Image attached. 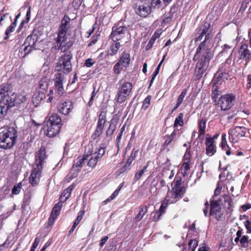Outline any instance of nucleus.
I'll return each mask as SVG.
<instances>
[{"mask_svg":"<svg viewBox=\"0 0 251 251\" xmlns=\"http://www.w3.org/2000/svg\"><path fill=\"white\" fill-rule=\"evenodd\" d=\"M210 26V24L209 23L203 22L198 30L199 32L205 34L204 40L199 45L193 58V60H198L196 64V77L198 79L202 77L203 74L208 69L209 62L214 55L210 45L211 34L207 33Z\"/></svg>","mask_w":251,"mask_h":251,"instance_id":"obj_1","label":"nucleus"},{"mask_svg":"<svg viewBox=\"0 0 251 251\" xmlns=\"http://www.w3.org/2000/svg\"><path fill=\"white\" fill-rule=\"evenodd\" d=\"M25 96L12 93L8 85L3 84L0 86V119L3 118L12 107L25 101Z\"/></svg>","mask_w":251,"mask_h":251,"instance_id":"obj_2","label":"nucleus"},{"mask_svg":"<svg viewBox=\"0 0 251 251\" xmlns=\"http://www.w3.org/2000/svg\"><path fill=\"white\" fill-rule=\"evenodd\" d=\"M17 137V130L14 127L2 128L0 132V148H11L15 144Z\"/></svg>","mask_w":251,"mask_h":251,"instance_id":"obj_3","label":"nucleus"},{"mask_svg":"<svg viewBox=\"0 0 251 251\" xmlns=\"http://www.w3.org/2000/svg\"><path fill=\"white\" fill-rule=\"evenodd\" d=\"M72 58L73 56L70 52H67L61 55L58 59L55 70L58 72H62L64 74L70 73L72 70Z\"/></svg>","mask_w":251,"mask_h":251,"instance_id":"obj_4","label":"nucleus"},{"mask_svg":"<svg viewBox=\"0 0 251 251\" xmlns=\"http://www.w3.org/2000/svg\"><path fill=\"white\" fill-rule=\"evenodd\" d=\"M232 59L229 57L225 63L222 64L221 67L219 68L217 73L215 74L214 77V81L219 79L225 81L227 80L229 76L228 73L231 70Z\"/></svg>","mask_w":251,"mask_h":251,"instance_id":"obj_5","label":"nucleus"},{"mask_svg":"<svg viewBox=\"0 0 251 251\" xmlns=\"http://www.w3.org/2000/svg\"><path fill=\"white\" fill-rule=\"evenodd\" d=\"M132 89V84L130 82H124L118 89L116 99L118 103H121L126 101Z\"/></svg>","mask_w":251,"mask_h":251,"instance_id":"obj_6","label":"nucleus"},{"mask_svg":"<svg viewBox=\"0 0 251 251\" xmlns=\"http://www.w3.org/2000/svg\"><path fill=\"white\" fill-rule=\"evenodd\" d=\"M50 82V79L46 77L41 79L38 84L39 93L33 95V100L37 99V101H40L45 98V93L48 88Z\"/></svg>","mask_w":251,"mask_h":251,"instance_id":"obj_7","label":"nucleus"},{"mask_svg":"<svg viewBox=\"0 0 251 251\" xmlns=\"http://www.w3.org/2000/svg\"><path fill=\"white\" fill-rule=\"evenodd\" d=\"M106 121V114L101 112L99 115V119L97 124L96 128L92 134L91 138L95 140L99 138L102 134Z\"/></svg>","mask_w":251,"mask_h":251,"instance_id":"obj_8","label":"nucleus"},{"mask_svg":"<svg viewBox=\"0 0 251 251\" xmlns=\"http://www.w3.org/2000/svg\"><path fill=\"white\" fill-rule=\"evenodd\" d=\"M128 31V27L125 25H120L119 24L115 25L112 28V32L110 35V38L113 42H118L123 38L125 33Z\"/></svg>","mask_w":251,"mask_h":251,"instance_id":"obj_9","label":"nucleus"},{"mask_svg":"<svg viewBox=\"0 0 251 251\" xmlns=\"http://www.w3.org/2000/svg\"><path fill=\"white\" fill-rule=\"evenodd\" d=\"M235 96L233 94L221 96L218 101V104L222 110H227L233 105Z\"/></svg>","mask_w":251,"mask_h":251,"instance_id":"obj_10","label":"nucleus"},{"mask_svg":"<svg viewBox=\"0 0 251 251\" xmlns=\"http://www.w3.org/2000/svg\"><path fill=\"white\" fill-rule=\"evenodd\" d=\"M53 80L56 92L59 96H62L65 92L63 86V83L65 81L64 75L61 73H56Z\"/></svg>","mask_w":251,"mask_h":251,"instance_id":"obj_11","label":"nucleus"},{"mask_svg":"<svg viewBox=\"0 0 251 251\" xmlns=\"http://www.w3.org/2000/svg\"><path fill=\"white\" fill-rule=\"evenodd\" d=\"M66 33L67 32L58 30L57 37L55 40V44L54 45L56 50L60 49L62 51H65L66 50Z\"/></svg>","mask_w":251,"mask_h":251,"instance_id":"obj_12","label":"nucleus"},{"mask_svg":"<svg viewBox=\"0 0 251 251\" xmlns=\"http://www.w3.org/2000/svg\"><path fill=\"white\" fill-rule=\"evenodd\" d=\"M247 130L248 129L244 126H237L234 128L230 129L228 133L232 140L236 142L239 138L245 136Z\"/></svg>","mask_w":251,"mask_h":251,"instance_id":"obj_13","label":"nucleus"},{"mask_svg":"<svg viewBox=\"0 0 251 251\" xmlns=\"http://www.w3.org/2000/svg\"><path fill=\"white\" fill-rule=\"evenodd\" d=\"M74 108V103L71 100L61 101L57 105L58 111L64 115H68Z\"/></svg>","mask_w":251,"mask_h":251,"instance_id":"obj_14","label":"nucleus"},{"mask_svg":"<svg viewBox=\"0 0 251 251\" xmlns=\"http://www.w3.org/2000/svg\"><path fill=\"white\" fill-rule=\"evenodd\" d=\"M240 58L245 61V65L251 60V53L249 50L248 45L246 44H242L239 49Z\"/></svg>","mask_w":251,"mask_h":251,"instance_id":"obj_15","label":"nucleus"},{"mask_svg":"<svg viewBox=\"0 0 251 251\" xmlns=\"http://www.w3.org/2000/svg\"><path fill=\"white\" fill-rule=\"evenodd\" d=\"M42 169L34 167L29 176V182L33 186L37 185L41 176Z\"/></svg>","mask_w":251,"mask_h":251,"instance_id":"obj_16","label":"nucleus"},{"mask_svg":"<svg viewBox=\"0 0 251 251\" xmlns=\"http://www.w3.org/2000/svg\"><path fill=\"white\" fill-rule=\"evenodd\" d=\"M47 158L46 154V150L44 147H41L38 151L35 156V166L38 168L43 169V164L45 162V160Z\"/></svg>","mask_w":251,"mask_h":251,"instance_id":"obj_17","label":"nucleus"},{"mask_svg":"<svg viewBox=\"0 0 251 251\" xmlns=\"http://www.w3.org/2000/svg\"><path fill=\"white\" fill-rule=\"evenodd\" d=\"M60 128V127L58 126L48 125L46 124V126L45 127V133L50 138L53 137L59 132Z\"/></svg>","mask_w":251,"mask_h":251,"instance_id":"obj_18","label":"nucleus"},{"mask_svg":"<svg viewBox=\"0 0 251 251\" xmlns=\"http://www.w3.org/2000/svg\"><path fill=\"white\" fill-rule=\"evenodd\" d=\"M185 191L184 187H173L172 188V198L174 200L171 201V203H174L177 201V200L181 198L185 193Z\"/></svg>","mask_w":251,"mask_h":251,"instance_id":"obj_19","label":"nucleus"},{"mask_svg":"<svg viewBox=\"0 0 251 251\" xmlns=\"http://www.w3.org/2000/svg\"><path fill=\"white\" fill-rule=\"evenodd\" d=\"M151 7L144 5H136L134 8L136 14L142 17H147L151 12Z\"/></svg>","mask_w":251,"mask_h":251,"instance_id":"obj_20","label":"nucleus"},{"mask_svg":"<svg viewBox=\"0 0 251 251\" xmlns=\"http://www.w3.org/2000/svg\"><path fill=\"white\" fill-rule=\"evenodd\" d=\"M210 205L211 209L210 211V214L211 215H215V218L218 219V220H219L221 214L220 212L221 208L218 202L215 201H211Z\"/></svg>","mask_w":251,"mask_h":251,"instance_id":"obj_21","label":"nucleus"},{"mask_svg":"<svg viewBox=\"0 0 251 251\" xmlns=\"http://www.w3.org/2000/svg\"><path fill=\"white\" fill-rule=\"evenodd\" d=\"M206 153L209 156H212L216 151V146L214 145L213 139H206Z\"/></svg>","mask_w":251,"mask_h":251,"instance_id":"obj_22","label":"nucleus"},{"mask_svg":"<svg viewBox=\"0 0 251 251\" xmlns=\"http://www.w3.org/2000/svg\"><path fill=\"white\" fill-rule=\"evenodd\" d=\"M223 82L224 81L219 79L214 81V77L213 78L211 84L212 85V91L214 99H216L217 96L219 95L220 91H219V86L221 85Z\"/></svg>","mask_w":251,"mask_h":251,"instance_id":"obj_23","label":"nucleus"},{"mask_svg":"<svg viewBox=\"0 0 251 251\" xmlns=\"http://www.w3.org/2000/svg\"><path fill=\"white\" fill-rule=\"evenodd\" d=\"M61 119L60 117L56 113H53L50 116L49 120L47 122V124L52 125L54 126H58L61 127Z\"/></svg>","mask_w":251,"mask_h":251,"instance_id":"obj_24","label":"nucleus"},{"mask_svg":"<svg viewBox=\"0 0 251 251\" xmlns=\"http://www.w3.org/2000/svg\"><path fill=\"white\" fill-rule=\"evenodd\" d=\"M114 43L110 46V48L107 50L105 58H107L109 56H113L115 55L118 50L121 47V44L118 42H113Z\"/></svg>","mask_w":251,"mask_h":251,"instance_id":"obj_25","label":"nucleus"},{"mask_svg":"<svg viewBox=\"0 0 251 251\" xmlns=\"http://www.w3.org/2000/svg\"><path fill=\"white\" fill-rule=\"evenodd\" d=\"M92 153V151H89L88 153L87 154H84L83 157L79 156L76 160V161L74 162L73 164V168H77V167H82L83 164L84 163V162L86 160L88 159V157L90 155H91Z\"/></svg>","mask_w":251,"mask_h":251,"instance_id":"obj_26","label":"nucleus"},{"mask_svg":"<svg viewBox=\"0 0 251 251\" xmlns=\"http://www.w3.org/2000/svg\"><path fill=\"white\" fill-rule=\"evenodd\" d=\"M130 54L128 53H126V51L123 52L119 61L122 65L121 69H122L123 67L127 68L129 66L130 61Z\"/></svg>","mask_w":251,"mask_h":251,"instance_id":"obj_27","label":"nucleus"},{"mask_svg":"<svg viewBox=\"0 0 251 251\" xmlns=\"http://www.w3.org/2000/svg\"><path fill=\"white\" fill-rule=\"evenodd\" d=\"M70 18L65 15L61 21V25L58 30L67 32L70 26Z\"/></svg>","mask_w":251,"mask_h":251,"instance_id":"obj_28","label":"nucleus"},{"mask_svg":"<svg viewBox=\"0 0 251 251\" xmlns=\"http://www.w3.org/2000/svg\"><path fill=\"white\" fill-rule=\"evenodd\" d=\"M33 49L32 47L27 46L24 44L23 45L21 46L19 49L18 56L21 58L24 57L29 53Z\"/></svg>","mask_w":251,"mask_h":251,"instance_id":"obj_29","label":"nucleus"},{"mask_svg":"<svg viewBox=\"0 0 251 251\" xmlns=\"http://www.w3.org/2000/svg\"><path fill=\"white\" fill-rule=\"evenodd\" d=\"M75 186V184H72L69 186L67 188L65 189L62 193L60 199H62L63 197H65L64 201H66L71 196L72 190L74 189Z\"/></svg>","mask_w":251,"mask_h":251,"instance_id":"obj_30","label":"nucleus"},{"mask_svg":"<svg viewBox=\"0 0 251 251\" xmlns=\"http://www.w3.org/2000/svg\"><path fill=\"white\" fill-rule=\"evenodd\" d=\"M37 41V37L35 36L29 35L26 38L25 41V45H26L27 46L32 47L33 49H35V46Z\"/></svg>","mask_w":251,"mask_h":251,"instance_id":"obj_31","label":"nucleus"},{"mask_svg":"<svg viewBox=\"0 0 251 251\" xmlns=\"http://www.w3.org/2000/svg\"><path fill=\"white\" fill-rule=\"evenodd\" d=\"M149 164H150V161H148L147 162V164L144 167L143 169H142L141 170H140L139 171L135 173L134 178V181L135 182H136L137 181H138V180H139L141 178V177L143 175L145 172L146 171L147 168H148Z\"/></svg>","mask_w":251,"mask_h":251,"instance_id":"obj_32","label":"nucleus"},{"mask_svg":"<svg viewBox=\"0 0 251 251\" xmlns=\"http://www.w3.org/2000/svg\"><path fill=\"white\" fill-rule=\"evenodd\" d=\"M119 121V118L117 115H114L110 121L109 122L110 125L109 126V128L114 131H115L116 129V126L118 123Z\"/></svg>","mask_w":251,"mask_h":251,"instance_id":"obj_33","label":"nucleus"},{"mask_svg":"<svg viewBox=\"0 0 251 251\" xmlns=\"http://www.w3.org/2000/svg\"><path fill=\"white\" fill-rule=\"evenodd\" d=\"M206 120L205 119H201L199 121V134L200 136H203L205 133Z\"/></svg>","mask_w":251,"mask_h":251,"instance_id":"obj_34","label":"nucleus"},{"mask_svg":"<svg viewBox=\"0 0 251 251\" xmlns=\"http://www.w3.org/2000/svg\"><path fill=\"white\" fill-rule=\"evenodd\" d=\"M164 4H165V3H163V1L162 2L161 0H151V6L150 7L151 8L159 9L164 6Z\"/></svg>","mask_w":251,"mask_h":251,"instance_id":"obj_35","label":"nucleus"},{"mask_svg":"<svg viewBox=\"0 0 251 251\" xmlns=\"http://www.w3.org/2000/svg\"><path fill=\"white\" fill-rule=\"evenodd\" d=\"M62 205L63 204L62 202H58L57 203H56L54 205V207H53L51 213L58 216L60 214V212L62 208Z\"/></svg>","mask_w":251,"mask_h":251,"instance_id":"obj_36","label":"nucleus"},{"mask_svg":"<svg viewBox=\"0 0 251 251\" xmlns=\"http://www.w3.org/2000/svg\"><path fill=\"white\" fill-rule=\"evenodd\" d=\"M148 207L146 205L140 207V209L139 213L135 217V219L137 221H140L142 218L144 217L145 214L147 212Z\"/></svg>","mask_w":251,"mask_h":251,"instance_id":"obj_37","label":"nucleus"},{"mask_svg":"<svg viewBox=\"0 0 251 251\" xmlns=\"http://www.w3.org/2000/svg\"><path fill=\"white\" fill-rule=\"evenodd\" d=\"M183 118V114L182 113H180L175 120L174 127H176L178 126H182L184 124Z\"/></svg>","mask_w":251,"mask_h":251,"instance_id":"obj_38","label":"nucleus"},{"mask_svg":"<svg viewBox=\"0 0 251 251\" xmlns=\"http://www.w3.org/2000/svg\"><path fill=\"white\" fill-rule=\"evenodd\" d=\"M105 152V149L104 147H100L98 151H96L94 155L97 157L99 160L101 158L104 154Z\"/></svg>","mask_w":251,"mask_h":251,"instance_id":"obj_39","label":"nucleus"},{"mask_svg":"<svg viewBox=\"0 0 251 251\" xmlns=\"http://www.w3.org/2000/svg\"><path fill=\"white\" fill-rule=\"evenodd\" d=\"M198 241L195 239H191L188 243L189 251H195L196 247L198 246Z\"/></svg>","mask_w":251,"mask_h":251,"instance_id":"obj_40","label":"nucleus"},{"mask_svg":"<svg viewBox=\"0 0 251 251\" xmlns=\"http://www.w3.org/2000/svg\"><path fill=\"white\" fill-rule=\"evenodd\" d=\"M240 244H241L242 247L246 248L248 246L250 240H249V237L247 235H244L240 240Z\"/></svg>","mask_w":251,"mask_h":251,"instance_id":"obj_41","label":"nucleus"},{"mask_svg":"<svg viewBox=\"0 0 251 251\" xmlns=\"http://www.w3.org/2000/svg\"><path fill=\"white\" fill-rule=\"evenodd\" d=\"M99 159L96 157L94 155L91 156V157L89 159V161L88 162L87 165L89 167L94 168L98 161Z\"/></svg>","mask_w":251,"mask_h":251,"instance_id":"obj_42","label":"nucleus"},{"mask_svg":"<svg viewBox=\"0 0 251 251\" xmlns=\"http://www.w3.org/2000/svg\"><path fill=\"white\" fill-rule=\"evenodd\" d=\"M151 96H148L143 101V105L142 106V109L145 110L149 107L151 103Z\"/></svg>","mask_w":251,"mask_h":251,"instance_id":"obj_43","label":"nucleus"},{"mask_svg":"<svg viewBox=\"0 0 251 251\" xmlns=\"http://www.w3.org/2000/svg\"><path fill=\"white\" fill-rule=\"evenodd\" d=\"M22 189V182H20L17 185L14 186L12 189V194L13 195L19 194Z\"/></svg>","mask_w":251,"mask_h":251,"instance_id":"obj_44","label":"nucleus"},{"mask_svg":"<svg viewBox=\"0 0 251 251\" xmlns=\"http://www.w3.org/2000/svg\"><path fill=\"white\" fill-rule=\"evenodd\" d=\"M138 152V150H135V149H133L132 151L130 156L127 159V163L128 164H131L132 161L135 159L137 154Z\"/></svg>","mask_w":251,"mask_h":251,"instance_id":"obj_45","label":"nucleus"},{"mask_svg":"<svg viewBox=\"0 0 251 251\" xmlns=\"http://www.w3.org/2000/svg\"><path fill=\"white\" fill-rule=\"evenodd\" d=\"M187 90L184 89H183L179 96L178 97L177 100V105H180L183 100L184 98L185 97L186 93H187Z\"/></svg>","mask_w":251,"mask_h":251,"instance_id":"obj_46","label":"nucleus"},{"mask_svg":"<svg viewBox=\"0 0 251 251\" xmlns=\"http://www.w3.org/2000/svg\"><path fill=\"white\" fill-rule=\"evenodd\" d=\"M15 28V27L12 25H10L7 27L5 31V36L4 37V40H7L9 38L10 33L14 31Z\"/></svg>","mask_w":251,"mask_h":251,"instance_id":"obj_47","label":"nucleus"},{"mask_svg":"<svg viewBox=\"0 0 251 251\" xmlns=\"http://www.w3.org/2000/svg\"><path fill=\"white\" fill-rule=\"evenodd\" d=\"M191 157L190 154V146L186 149V152L184 155L183 161L186 162H190Z\"/></svg>","mask_w":251,"mask_h":251,"instance_id":"obj_48","label":"nucleus"},{"mask_svg":"<svg viewBox=\"0 0 251 251\" xmlns=\"http://www.w3.org/2000/svg\"><path fill=\"white\" fill-rule=\"evenodd\" d=\"M57 217V216L50 213V216L48 219V226H50L53 225Z\"/></svg>","mask_w":251,"mask_h":251,"instance_id":"obj_49","label":"nucleus"},{"mask_svg":"<svg viewBox=\"0 0 251 251\" xmlns=\"http://www.w3.org/2000/svg\"><path fill=\"white\" fill-rule=\"evenodd\" d=\"M57 217V216L50 213V216L48 219V226H50L53 225Z\"/></svg>","mask_w":251,"mask_h":251,"instance_id":"obj_50","label":"nucleus"},{"mask_svg":"<svg viewBox=\"0 0 251 251\" xmlns=\"http://www.w3.org/2000/svg\"><path fill=\"white\" fill-rule=\"evenodd\" d=\"M226 135H222V142H221V147L223 150H226L227 149H229L228 146L227 145L226 141L225 138Z\"/></svg>","mask_w":251,"mask_h":251,"instance_id":"obj_51","label":"nucleus"},{"mask_svg":"<svg viewBox=\"0 0 251 251\" xmlns=\"http://www.w3.org/2000/svg\"><path fill=\"white\" fill-rule=\"evenodd\" d=\"M84 214V212L83 211H80L78 212L76 219L74 223V224H75V226H77L78 225L79 222L82 220Z\"/></svg>","mask_w":251,"mask_h":251,"instance_id":"obj_52","label":"nucleus"},{"mask_svg":"<svg viewBox=\"0 0 251 251\" xmlns=\"http://www.w3.org/2000/svg\"><path fill=\"white\" fill-rule=\"evenodd\" d=\"M165 138V140L163 144V146L164 147L170 145V144L172 142L174 139L173 138H172V137L170 136L169 135H166Z\"/></svg>","mask_w":251,"mask_h":251,"instance_id":"obj_53","label":"nucleus"},{"mask_svg":"<svg viewBox=\"0 0 251 251\" xmlns=\"http://www.w3.org/2000/svg\"><path fill=\"white\" fill-rule=\"evenodd\" d=\"M162 214H163L161 213L159 211H158V210L156 211L154 213V215H153V216L152 217L153 221L154 222H157V221H158L160 219V218H161V217Z\"/></svg>","mask_w":251,"mask_h":251,"instance_id":"obj_54","label":"nucleus"},{"mask_svg":"<svg viewBox=\"0 0 251 251\" xmlns=\"http://www.w3.org/2000/svg\"><path fill=\"white\" fill-rule=\"evenodd\" d=\"M121 64L119 61L116 63L113 68V72L116 74H119L121 72L120 66Z\"/></svg>","mask_w":251,"mask_h":251,"instance_id":"obj_55","label":"nucleus"},{"mask_svg":"<svg viewBox=\"0 0 251 251\" xmlns=\"http://www.w3.org/2000/svg\"><path fill=\"white\" fill-rule=\"evenodd\" d=\"M95 63V62L93 61L92 58H88L87 59L84 63V66L87 67H92Z\"/></svg>","mask_w":251,"mask_h":251,"instance_id":"obj_56","label":"nucleus"},{"mask_svg":"<svg viewBox=\"0 0 251 251\" xmlns=\"http://www.w3.org/2000/svg\"><path fill=\"white\" fill-rule=\"evenodd\" d=\"M155 40H156L154 38L151 37L146 47V50H149L151 49L152 48L153 45L154 44Z\"/></svg>","mask_w":251,"mask_h":251,"instance_id":"obj_57","label":"nucleus"},{"mask_svg":"<svg viewBox=\"0 0 251 251\" xmlns=\"http://www.w3.org/2000/svg\"><path fill=\"white\" fill-rule=\"evenodd\" d=\"M205 35L204 34H202L201 32L198 31V33L197 35H196L194 40L195 42H198L201 40L202 39V37L203 35Z\"/></svg>","mask_w":251,"mask_h":251,"instance_id":"obj_58","label":"nucleus"},{"mask_svg":"<svg viewBox=\"0 0 251 251\" xmlns=\"http://www.w3.org/2000/svg\"><path fill=\"white\" fill-rule=\"evenodd\" d=\"M40 240L38 238H36L30 250V251H35V249L39 244Z\"/></svg>","mask_w":251,"mask_h":251,"instance_id":"obj_59","label":"nucleus"},{"mask_svg":"<svg viewBox=\"0 0 251 251\" xmlns=\"http://www.w3.org/2000/svg\"><path fill=\"white\" fill-rule=\"evenodd\" d=\"M29 201L28 199L24 198L22 205V210L23 211L25 210L26 209V207L29 205Z\"/></svg>","mask_w":251,"mask_h":251,"instance_id":"obj_60","label":"nucleus"},{"mask_svg":"<svg viewBox=\"0 0 251 251\" xmlns=\"http://www.w3.org/2000/svg\"><path fill=\"white\" fill-rule=\"evenodd\" d=\"M176 180L175 181V186L174 187H182L181 186V182H182V178L180 176L176 177Z\"/></svg>","mask_w":251,"mask_h":251,"instance_id":"obj_61","label":"nucleus"},{"mask_svg":"<svg viewBox=\"0 0 251 251\" xmlns=\"http://www.w3.org/2000/svg\"><path fill=\"white\" fill-rule=\"evenodd\" d=\"M131 165V164H128L127 161H126V163L125 164V165L120 169V171L121 173H124L127 170L129 169V166Z\"/></svg>","mask_w":251,"mask_h":251,"instance_id":"obj_62","label":"nucleus"},{"mask_svg":"<svg viewBox=\"0 0 251 251\" xmlns=\"http://www.w3.org/2000/svg\"><path fill=\"white\" fill-rule=\"evenodd\" d=\"M182 167L185 172L188 171L190 169L189 162L183 161Z\"/></svg>","mask_w":251,"mask_h":251,"instance_id":"obj_63","label":"nucleus"},{"mask_svg":"<svg viewBox=\"0 0 251 251\" xmlns=\"http://www.w3.org/2000/svg\"><path fill=\"white\" fill-rule=\"evenodd\" d=\"M245 226L248 231L250 233H251V221H250L249 220L246 221L245 223Z\"/></svg>","mask_w":251,"mask_h":251,"instance_id":"obj_64","label":"nucleus"}]
</instances>
